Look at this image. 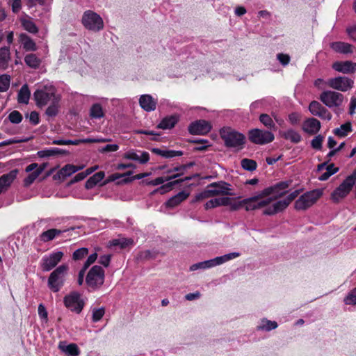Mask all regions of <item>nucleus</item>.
<instances>
[{
	"mask_svg": "<svg viewBox=\"0 0 356 356\" xmlns=\"http://www.w3.org/2000/svg\"><path fill=\"white\" fill-rule=\"evenodd\" d=\"M277 327V322L264 319L261 321V324L258 326V330L270 331L275 329Z\"/></svg>",
	"mask_w": 356,
	"mask_h": 356,
	"instance_id": "nucleus-43",
	"label": "nucleus"
},
{
	"mask_svg": "<svg viewBox=\"0 0 356 356\" xmlns=\"http://www.w3.org/2000/svg\"><path fill=\"white\" fill-rule=\"evenodd\" d=\"M139 104L143 110L150 112L156 109L157 101L149 95H143L139 99Z\"/></svg>",
	"mask_w": 356,
	"mask_h": 356,
	"instance_id": "nucleus-23",
	"label": "nucleus"
},
{
	"mask_svg": "<svg viewBox=\"0 0 356 356\" xmlns=\"http://www.w3.org/2000/svg\"><path fill=\"white\" fill-rule=\"evenodd\" d=\"M319 99L328 108H337L342 105L344 96L334 90H324L319 95Z\"/></svg>",
	"mask_w": 356,
	"mask_h": 356,
	"instance_id": "nucleus-9",
	"label": "nucleus"
},
{
	"mask_svg": "<svg viewBox=\"0 0 356 356\" xmlns=\"http://www.w3.org/2000/svg\"><path fill=\"white\" fill-rule=\"evenodd\" d=\"M249 140L257 145H265L273 141L274 134L267 130L252 129L248 131Z\"/></svg>",
	"mask_w": 356,
	"mask_h": 356,
	"instance_id": "nucleus-11",
	"label": "nucleus"
},
{
	"mask_svg": "<svg viewBox=\"0 0 356 356\" xmlns=\"http://www.w3.org/2000/svg\"><path fill=\"white\" fill-rule=\"evenodd\" d=\"M302 129L305 133L314 135L320 130L321 122L316 118H308L304 121Z\"/></svg>",
	"mask_w": 356,
	"mask_h": 356,
	"instance_id": "nucleus-22",
	"label": "nucleus"
},
{
	"mask_svg": "<svg viewBox=\"0 0 356 356\" xmlns=\"http://www.w3.org/2000/svg\"><path fill=\"white\" fill-rule=\"evenodd\" d=\"M301 120V115L298 113H292L288 116V121L291 125H298Z\"/></svg>",
	"mask_w": 356,
	"mask_h": 356,
	"instance_id": "nucleus-56",
	"label": "nucleus"
},
{
	"mask_svg": "<svg viewBox=\"0 0 356 356\" xmlns=\"http://www.w3.org/2000/svg\"><path fill=\"white\" fill-rule=\"evenodd\" d=\"M346 32L351 39L356 41V24L348 27Z\"/></svg>",
	"mask_w": 356,
	"mask_h": 356,
	"instance_id": "nucleus-64",
	"label": "nucleus"
},
{
	"mask_svg": "<svg viewBox=\"0 0 356 356\" xmlns=\"http://www.w3.org/2000/svg\"><path fill=\"white\" fill-rule=\"evenodd\" d=\"M31 92L26 84L24 85L18 92L17 99L19 103L28 104Z\"/></svg>",
	"mask_w": 356,
	"mask_h": 356,
	"instance_id": "nucleus-37",
	"label": "nucleus"
},
{
	"mask_svg": "<svg viewBox=\"0 0 356 356\" xmlns=\"http://www.w3.org/2000/svg\"><path fill=\"white\" fill-rule=\"evenodd\" d=\"M63 231L58 229H49L47 231L42 232L40 236V240L43 243H47L54 240L55 238L60 235Z\"/></svg>",
	"mask_w": 356,
	"mask_h": 356,
	"instance_id": "nucleus-28",
	"label": "nucleus"
},
{
	"mask_svg": "<svg viewBox=\"0 0 356 356\" xmlns=\"http://www.w3.org/2000/svg\"><path fill=\"white\" fill-rule=\"evenodd\" d=\"M19 42L26 51H35L38 49L35 42L25 33L19 35Z\"/></svg>",
	"mask_w": 356,
	"mask_h": 356,
	"instance_id": "nucleus-25",
	"label": "nucleus"
},
{
	"mask_svg": "<svg viewBox=\"0 0 356 356\" xmlns=\"http://www.w3.org/2000/svg\"><path fill=\"white\" fill-rule=\"evenodd\" d=\"M64 254L61 251H56L44 256L41 261V268L44 271L52 270L61 261Z\"/></svg>",
	"mask_w": 356,
	"mask_h": 356,
	"instance_id": "nucleus-14",
	"label": "nucleus"
},
{
	"mask_svg": "<svg viewBox=\"0 0 356 356\" xmlns=\"http://www.w3.org/2000/svg\"><path fill=\"white\" fill-rule=\"evenodd\" d=\"M66 151L58 148H52L49 149H44L38 152V155L40 158L49 157L56 154H65Z\"/></svg>",
	"mask_w": 356,
	"mask_h": 356,
	"instance_id": "nucleus-38",
	"label": "nucleus"
},
{
	"mask_svg": "<svg viewBox=\"0 0 356 356\" xmlns=\"http://www.w3.org/2000/svg\"><path fill=\"white\" fill-rule=\"evenodd\" d=\"M47 167V163H43L40 165H38L36 163H31L30 165H27L25 168V171L26 172H30L33 171L34 169H37L38 172H40V174L41 175L42 172L44 170V169Z\"/></svg>",
	"mask_w": 356,
	"mask_h": 356,
	"instance_id": "nucleus-51",
	"label": "nucleus"
},
{
	"mask_svg": "<svg viewBox=\"0 0 356 356\" xmlns=\"http://www.w3.org/2000/svg\"><path fill=\"white\" fill-rule=\"evenodd\" d=\"M58 347L61 351L71 356H78L80 354L79 349L75 343L65 345L60 343Z\"/></svg>",
	"mask_w": 356,
	"mask_h": 356,
	"instance_id": "nucleus-33",
	"label": "nucleus"
},
{
	"mask_svg": "<svg viewBox=\"0 0 356 356\" xmlns=\"http://www.w3.org/2000/svg\"><path fill=\"white\" fill-rule=\"evenodd\" d=\"M211 129V124L204 120L193 122L188 127L189 133L193 135H205L209 133Z\"/></svg>",
	"mask_w": 356,
	"mask_h": 356,
	"instance_id": "nucleus-16",
	"label": "nucleus"
},
{
	"mask_svg": "<svg viewBox=\"0 0 356 356\" xmlns=\"http://www.w3.org/2000/svg\"><path fill=\"white\" fill-rule=\"evenodd\" d=\"M105 309L104 307L94 309L92 310V321H99L104 315Z\"/></svg>",
	"mask_w": 356,
	"mask_h": 356,
	"instance_id": "nucleus-55",
	"label": "nucleus"
},
{
	"mask_svg": "<svg viewBox=\"0 0 356 356\" xmlns=\"http://www.w3.org/2000/svg\"><path fill=\"white\" fill-rule=\"evenodd\" d=\"M322 195L321 189H315L304 193L296 201L295 209L298 211L307 209L314 205Z\"/></svg>",
	"mask_w": 356,
	"mask_h": 356,
	"instance_id": "nucleus-7",
	"label": "nucleus"
},
{
	"mask_svg": "<svg viewBox=\"0 0 356 356\" xmlns=\"http://www.w3.org/2000/svg\"><path fill=\"white\" fill-rule=\"evenodd\" d=\"M207 188L209 190L211 197H227L229 194L230 188L229 184L225 182H214L208 185Z\"/></svg>",
	"mask_w": 356,
	"mask_h": 356,
	"instance_id": "nucleus-15",
	"label": "nucleus"
},
{
	"mask_svg": "<svg viewBox=\"0 0 356 356\" xmlns=\"http://www.w3.org/2000/svg\"><path fill=\"white\" fill-rule=\"evenodd\" d=\"M241 255L239 252H232L229 254H226L225 255L217 257L214 259H212V264L213 267L222 264L229 260L237 258Z\"/></svg>",
	"mask_w": 356,
	"mask_h": 356,
	"instance_id": "nucleus-32",
	"label": "nucleus"
},
{
	"mask_svg": "<svg viewBox=\"0 0 356 356\" xmlns=\"http://www.w3.org/2000/svg\"><path fill=\"white\" fill-rule=\"evenodd\" d=\"M84 165H74L72 164H67L64 165L54 176V179H65L72 174L82 170Z\"/></svg>",
	"mask_w": 356,
	"mask_h": 356,
	"instance_id": "nucleus-19",
	"label": "nucleus"
},
{
	"mask_svg": "<svg viewBox=\"0 0 356 356\" xmlns=\"http://www.w3.org/2000/svg\"><path fill=\"white\" fill-rule=\"evenodd\" d=\"M88 253V250L86 248H81L76 250L72 255L74 260H80L86 256Z\"/></svg>",
	"mask_w": 356,
	"mask_h": 356,
	"instance_id": "nucleus-53",
	"label": "nucleus"
},
{
	"mask_svg": "<svg viewBox=\"0 0 356 356\" xmlns=\"http://www.w3.org/2000/svg\"><path fill=\"white\" fill-rule=\"evenodd\" d=\"M286 182L288 183V186L285 189V192L283 194L277 196L275 195V196L273 195H271V197H273V203L272 207H269L268 210L266 211V213H268V215H274L275 213L282 211L298 195L299 191L296 190L293 192L291 193L285 199L277 200V198L282 197L286 193L291 181Z\"/></svg>",
	"mask_w": 356,
	"mask_h": 356,
	"instance_id": "nucleus-3",
	"label": "nucleus"
},
{
	"mask_svg": "<svg viewBox=\"0 0 356 356\" xmlns=\"http://www.w3.org/2000/svg\"><path fill=\"white\" fill-rule=\"evenodd\" d=\"M356 181V168L353 173L332 193L331 199L334 202H339L345 198L351 191Z\"/></svg>",
	"mask_w": 356,
	"mask_h": 356,
	"instance_id": "nucleus-4",
	"label": "nucleus"
},
{
	"mask_svg": "<svg viewBox=\"0 0 356 356\" xmlns=\"http://www.w3.org/2000/svg\"><path fill=\"white\" fill-rule=\"evenodd\" d=\"M228 204H230L229 197H216L207 201L204 204V209L208 210L220 206H226Z\"/></svg>",
	"mask_w": 356,
	"mask_h": 356,
	"instance_id": "nucleus-26",
	"label": "nucleus"
},
{
	"mask_svg": "<svg viewBox=\"0 0 356 356\" xmlns=\"http://www.w3.org/2000/svg\"><path fill=\"white\" fill-rule=\"evenodd\" d=\"M8 118L12 123L18 124L22 120V115L19 111H13L10 113Z\"/></svg>",
	"mask_w": 356,
	"mask_h": 356,
	"instance_id": "nucleus-54",
	"label": "nucleus"
},
{
	"mask_svg": "<svg viewBox=\"0 0 356 356\" xmlns=\"http://www.w3.org/2000/svg\"><path fill=\"white\" fill-rule=\"evenodd\" d=\"M68 266L63 264L57 267L49 275L48 286L54 292H58L63 286L65 277L68 270Z\"/></svg>",
	"mask_w": 356,
	"mask_h": 356,
	"instance_id": "nucleus-6",
	"label": "nucleus"
},
{
	"mask_svg": "<svg viewBox=\"0 0 356 356\" xmlns=\"http://www.w3.org/2000/svg\"><path fill=\"white\" fill-rule=\"evenodd\" d=\"M123 158L128 160H133L140 163H145L149 159V154L146 152L138 150H129L123 154Z\"/></svg>",
	"mask_w": 356,
	"mask_h": 356,
	"instance_id": "nucleus-21",
	"label": "nucleus"
},
{
	"mask_svg": "<svg viewBox=\"0 0 356 356\" xmlns=\"http://www.w3.org/2000/svg\"><path fill=\"white\" fill-rule=\"evenodd\" d=\"M189 196V193L181 191L175 196L170 198L166 202L165 206L168 208H174L178 206L184 200H186Z\"/></svg>",
	"mask_w": 356,
	"mask_h": 356,
	"instance_id": "nucleus-24",
	"label": "nucleus"
},
{
	"mask_svg": "<svg viewBox=\"0 0 356 356\" xmlns=\"http://www.w3.org/2000/svg\"><path fill=\"white\" fill-rule=\"evenodd\" d=\"M179 119V116L177 115L167 116L161 121L157 127L162 129H170L175 126Z\"/></svg>",
	"mask_w": 356,
	"mask_h": 356,
	"instance_id": "nucleus-27",
	"label": "nucleus"
},
{
	"mask_svg": "<svg viewBox=\"0 0 356 356\" xmlns=\"http://www.w3.org/2000/svg\"><path fill=\"white\" fill-rule=\"evenodd\" d=\"M10 76L8 74L0 75V92L6 91L10 86Z\"/></svg>",
	"mask_w": 356,
	"mask_h": 356,
	"instance_id": "nucleus-48",
	"label": "nucleus"
},
{
	"mask_svg": "<svg viewBox=\"0 0 356 356\" xmlns=\"http://www.w3.org/2000/svg\"><path fill=\"white\" fill-rule=\"evenodd\" d=\"M210 197L211 196L207 187L204 191L195 195L193 202H200Z\"/></svg>",
	"mask_w": 356,
	"mask_h": 356,
	"instance_id": "nucleus-57",
	"label": "nucleus"
},
{
	"mask_svg": "<svg viewBox=\"0 0 356 356\" xmlns=\"http://www.w3.org/2000/svg\"><path fill=\"white\" fill-rule=\"evenodd\" d=\"M277 58L280 63L283 65H286L290 61V56L288 54H278Z\"/></svg>",
	"mask_w": 356,
	"mask_h": 356,
	"instance_id": "nucleus-60",
	"label": "nucleus"
},
{
	"mask_svg": "<svg viewBox=\"0 0 356 356\" xmlns=\"http://www.w3.org/2000/svg\"><path fill=\"white\" fill-rule=\"evenodd\" d=\"M64 304L72 312L79 314L83 308L84 301L81 298L80 293L73 291L64 298Z\"/></svg>",
	"mask_w": 356,
	"mask_h": 356,
	"instance_id": "nucleus-13",
	"label": "nucleus"
},
{
	"mask_svg": "<svg viewBox=\"0 0 356 356\" xmlns=\"http://www.w3.org/2000/svg\"><path fill=\"white\" fill-rule=\"evenodd\" d=\"M339 171V168L334 167L333 163H331L326 166V171L318 177L321 181H325L330 178L332 175L337 173Z\"/></svg>",
	"mask_w": 356,
	"mask_h": 356,
	"instance_id": "nucleus-42",
	"label": "nucleus"
},
{
	"mask_svg": "<svg viewBox=\"0 0 356 356\" xmlns=\"http://www.w3.org/2000/svg\"><path fill=\"white\" fill-rule=\"evenodd\" d=\"M332 67L335 71L343 74H350L356 72V63L350 60L337 61L332 64Z\"/></svg>",
	"mask_w": 356,
	"mask_h": 356,
	"instance_id": "nucleus-18",
	"label": "nucleus"
},
{
	"mask_svg": "<svg viewBox=\"0 0 356 356\" xmlns=\"http://www.w3.org/2000/svg\"><path fill=\"white\" fill-rule=\"evenodd\" d=\"M326 85L334 91L346 92L354 87V81L348 76H339L329 79Z\"/></svg>",
	"mask_w": 356,
	"mask_h": 356,
	"instance_id": "nucleus-10",
	"label": "nucleus"
},
{
	"mask_svg": "<svg viewBox=\"0 0 356 356\" xmlns=\"http://www.w3.org/2000/svg\"><path fill=\"white\" fill-rule=\"evenodd\" d=\"M10 48L3 47L0 49V69L5 70L8 67L10 61Z\"/></svg>",
	"mask_w": 356,
	"mask_h": 356,
	"instance_id": "nucleus-29",
	"label": "nucleus"
},
{
	"mask_svg": "<svg viewBox=\"0 0 356 356\" xmlns=\"http://www.w3.org/2000/svg\"><path fill=\"white\" fill-rule=\"evenodd\" d=\"M34 99L39 107H43L51 102H59L60 96L56 94V90L52 85L44 86L37 89L33 93Z\"/></svg>",
	"mask_w": 356,
	"mask_h": 356,
	"instance_id": "nucleus-2",
	"label": "nucleus"
},
{
	"mask_svg": "<svg viewBox=\"0 0 356 356\" xmlns=\"http://www.w3.org/2000/svg\"><path fill=\"white\" fill-rule=\"evenodd\" d=\"M119 149V146L116 144H109L106 145L105 147H102L99 149L101 152H116Z\"/></svg>",
	"mask_w": 356,
	"mask_h": 356,
	"instance_id": "nucleus-59",
	"label": "nucleus"
},
{
	"mask_svg": "<svg viewBox=\"0 0 356 356\" xmlns=\"http://www.w3.org/2000/svg\"><path fill=\"white\" fill-rule=\"evenodd\" d=\"M81 22L86 29L94 32L99 31L104 28L102 18L92 10L85 11L83 14Z\"/></svg>",
	"mask_w": 356,
	"mask_h": 356,
	"instance_id": "nucleus-8",
	"label": "nucleus"
},
{
	"mask_svg": "<svg viewBox=\"0 0 356 356\" xmlns=\"http://www.w3.org/2000/svg\"><path fill=\"white\" fill-rule=\"evenodd\" d=\"M90 116L92 118H101L104 116L102 107L99 104H95L90 108Z\"/></svg>",
	"mask_w": 356,
	"mask_h": 356,
	"instance_id": "nucleus-45",
	"label": "nucleus"
},
{
	"mask_svg": "<svg viewBox=\"0 0 356 356\" xmlns=\"http://www.w3.org/2000/svg\"><path fill=\"white\" fill-rule=\"evenodd\" d=\"M259 121L268 129L275 130L276 126L273 118L268 114L263 113L259 116Z\"/></svg>",
	"mask_w": 356,
	"mask_h": 356,
	"instance_id": "nucleus-41",
	"label": "nucleus"
},
{
	"mask_svg": "<svg viewBox=\"0 0 356 356\" xmlns=\"http://www.w3.org/2000/svg\"><path fill=\"white\" fill-rule=\"evenodd\" d=\"M344 302L346 305H356V288L350 291V293L344 298Z\"/></svg>",
	"mask_w": 356,
	"mask_h": 356,
	"instance_id": "nucleus-52",
	"label": "nucleus"
},
{
	"mask_svg": "<svg viewBox=\"0 0 356 356\" xmlns=\"http://www.w3.org/2000/svg\"><path fill=\"white\" fill-rule=\"evenodd\" d=\"M87 177L85 172H81L76 174L73 179L70 181V184H72L84 179Z\"/></svg>",
	"mask_w": 356,
	"mask_h": 356,
	"instance_id": "nucleus-63",
	"label": "nucleus"
},
{
	"mask_svg": "<svg viewBox=\"0 0 356 356\" xmlns=\"http://www.w3.org/2000/svg\"><path fill=\"white\" fill-rule=\"evenodd\" d=\"M331 48L340 54H350L353 52V46L344 42H334L330 44Z\"/></svg>",
	"mask_w": 356,
	"mask_h": 356,
	"instance_id": "nucleus-30",
	"label": "nucleus"
},
{
	"mask_svg": "<svg viewBox=\"0 0 356 356\" xmlns=\"http://www.w3.org/2000/svg\"><path fill=\"white\" fill-rule=\"evenodd\" d=\"M282 136L293 143H298L301 139V135L296 131L290 129L282 134Z\"/></svg>",
	"mask_w": 356,
	"mask_h": 356,
	"instance_id": "nucleus-36",
	"label": "nucleus"
},
{
	"mask_svg": "<svg viewBox=\"0 0 356 356\" xmlns=\"http://www.w3.org/2000/svg\"><path fill=\"white\" fill-rule=\"evenodd\" d=\"M154 152L157 154L161 155L165 158H172L175 156H179L183 155V152L181 151L163 150L160 149H154Z\"/></svg>",
	"mask_w": 356,
	"mask_h": 356,
	"instance_id": "nucleus-40",
	"label": "nucleus"
},
{
	"mask_svg": "<svg viewBox=\"0 0 356 356\" xmlns=\"http://www.w3.org/2000/svg\"><path fill=\"white\" fill-rule=\"evenodd\" d=\"M288 186L287 182H280L272 187L264 190L260 194L242 200L243 208L246 211H252L264 209V214L268 215L266 211L272 207L273 197L271 195H280L285 192Z\"/></svg>",
	"mask_w": 356,
	"mask_h": 356,
	"instance_id": "nucleus-1",
	"label": "nucleus"
},
{
	"mask_svg": "<svg viewBox=\"0 0 356 356\" xmlns=\"http://www.w3.org/2000/svg\"><path fill=\"white\" fill-rule=\"evenodd\" d=\"M40 175V172L37 169L30 172V174L24 179V186L28 187L31 185Z\"/></svg>",
	"mask_w": 356,
	"mask_h": 356,
	"instance_id": "nucleus-46",
	"label": "nucleus"
},
{
	"mask_svg": "<svg viewBox=\"0 0 356 356\" xmlns=\"http://www.w3.org/2000/svg\"><path fill=\"white\" fill-rule=\"evenodd\" d=\"M309 111L313 115L330 120L332 118L330 112L317 101H312L309 105Z\"/></svg>",
	"mask_w": 356,
	"mask_h": 356,
	"instance_id": "nucleus-17",
	"label": "nucleus"
},
{
	"mask_svg": "<svg viewBox=\"0 0 356 356\" xmlns=\"http://www.w3.org/2000/svg\"><path fill=\"white\" fill-rule=\"evenodd\" d=\"M58 104L59 102H51L49 107L46 110V114L49 117H54L58 112Z\"/></svg>",
	"mask_w": 356,
	"mask_h": 356,
	"instance_id": "nucleus-50",
	"label": "nucleus"
},
{
	"mask_svg": "<svg viewBox=\"0 0 356 356\" xmlns=\"http://www.w3.org/2000/svg\"><path fill=\"white\" fill-rule=\"evenodd\" d=\"M18 170L15 169L0 177V194L6 191L16 179Z\"/></svg>",
	"mask_w": 356,
	"mask_h": 356,
	"instance_id": "nucleus-20",
	"label": "nucleus"
},
{
	"mask_svg": "<svg viewBox=\"0 0 356 356\" xmlns=\"http://www.w3.org/2000/svg\"><path fill=\"white\" fill-rule=\"evenodd\" d=\"M323 141V137L321 135H318L312 140V147L316 149H321L322 147Z\"/></svg>",
	"mask_w": 356,
	"mask_h": 356,
	"instance_id": "nucleus-58",
	"label": "nucleus"
},
{
	"mask_svg": "<svg viewBox=\"0 0 356 356\" xmlns=\"http://www.w3.org/2000/svg\"><path fill=\"white\" fill-rule=\"evenodd\" d=\"M191 177H185L183 179H179V180H176V181H174L168 182V184H164V185L161 186V187L158 188L157 189H156L153 192V193H159L160 194H164L165 193L172 190V186L175 184L181 183V182L184 181L191 180Z\"/></svg>",
	"mask_w": 356,
	"mask_h": 356,
	"instance_id": "nucleus-34",
	"label": "nucleus"
},
{
	"mask_svg": "<svg viewBox=\"0 0 356 356\" xmlns=\"http://www.w3.org/2000/svg\"><path fill=\"white\" fill-rule=\"evenodd\" d=\"M97 259V254L93 253L90 254L86 261L85 262L83 267H85V269H87L91 264H92Z\"/></svg>",
	"mask_w": 356,
	"mask_h": 356,
	"instance_id": "nucleus-61",
	"label": "nucleus"
},
{
	"mask_svg": "<svg viewBox=\"0 0 356 356\" xmlns=\"http://www.w3.org/2000/svg\"><path fill=\"white\" fill-rule=\"evenodd\" d=\"M104 281V271L99 266H94L88 273L86 282L92 289L100 287Z\"/></svg>",
	"mask_w": 356,
	"mask_h": 356,
	"instance_id": "nucleus-12",
	"label": "nucleus"
},
{
	"mask_svg": "<svg viewBox=\"0 0 356 356\" xmlns=\"http://www.w3.org/2000/svg\"><path fill=\"white\" fill-rule=\"evenodd\" d=\"M24 62L29 67L37 69L40 65L41 60L35 54H29L24 57Z\"/></svg>",
	"mask_w": 356,
	"mask_h": 356,
	"instance_id": "nucleus-35",
	"label": "nucleus"
},
{
	"mask_svg": "<svg viewBox=\"0 0 356 356\" xmlns=\"http://www.w3.org/2000/svg\"><path fill=\"white\" fill-rule=\"evenodd\" d=\"M105 176V174L103 171L98 172L90 177V179L97 184L99 181H101Z\"/></svg>",
	"mask_w": 356,
	"mask_h": 356,
	"instance_id": "nucleus-62",
	"label": "nucleus"
},
{
	"mask_svg": "<svg viewBox=\"0 0 356 356\" xmlns=\"http://www.w3.org/2000/svg\"><path fill=\"white\" fill-rule=\"evenodd\" d=\"M241 165L244 170L248 171L254 170L257 166L255 161L249 159H242L241 161Z\"/></svg>",
	"mask_w": 356,
	"mask_h": 356,
	"instance_id": "nucleus-47",
	"label": "nucleus"
},
{
	"mask_svg": "<svg viewBox=\"0 0 356 356\" xmlns=\"http://www.w3.org/2000/svg\"><path fill=\"white\" fill-rule=\"evenodd\" d=\"M211 267H213V264H212L211 259H210V260L204 261L197 263V264L192 265L190 267V270L192 271H194V270H196L200 268L205 269V268H209Z\"/></svg>",
	"mask_w": 356,
	"mask_h": 356,
	"instance_id": "nucleus-49",
	"label": "nucleus"
},
{
	"mask_svg": "<svg viewBox=\"0 0 356 356\" xmlns=\"http://www.w3.org/2000/svg\"><path fill=\"white\" fill-rule=\"evenodd\" d=\"M352 131L351 123L346 122L340 126V127L334 129L333 133L339 137H345Z\"/></svg>",
	"mask_w": 356,
	"mask_h": 356,
	"instance_id": "nucleus-39",
	"label": "nucleus"
},
{
	"mask_svg": "<svg viewBox=\"0 0 356 356\" xmlns=\"http://www.w3.org/2000/svg\"><path fill=\"white\" fill-rule=\"evenodd\" d=\"M131 244H133L132 239L120 237L109 241L107 243V247L109 248L119 247L123 249Z\"/></svg>",
	"mask_w": 356,
	"mask_h": 356,
	"instance_id": "nucleus-31",
	"label": "nucleus"
},
{
	"mask_svg": "<svg viewBox=\"0 0 356 356\" xmlns=\"http://www.w3.org/2000/svg\"><path fill=\"white\" fill-rule=\"evenodd\" d=\"M22 24L24 29L31 33H36L38 31V29L35 23L30 19H22Z\"/></svg>",
	"mask_w": 356,
	"mask_h": 356,
	"instance_id": "nucleus-44",
	"label": "nucleus"
},
{
	"mask_svg": "<svg viewBox=\"0 0 356 356\" xmlns=\"http://www.w3.org/2000/svg\"><path fill=\"white\" fill-rule=\"evenodd\" d=\"M220 136L227 147L241 149L245 143V136L229 127L222 129Z\"/></svg>",
	"mask_w": 356,
	"mask_h": 356,
	"instance_id": "nucleus-5",
	"label": "nucleus"
}]
</instances>
